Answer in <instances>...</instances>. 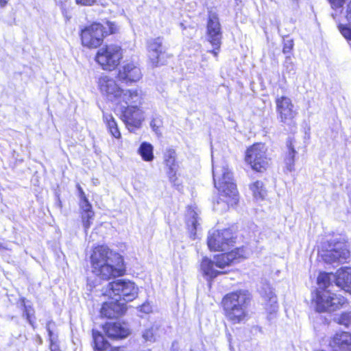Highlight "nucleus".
I'll return each instance as SVG.
<instances>
[{
  "mask_svg": "<svg viewBox=\"0 0 351 351\" xmlns=\"http://www.w3.org/2000/svg\"><path fill=\"white\" fill-rule=\"evenodd\" d=\"M332 283L351 294V267H344L337 273L321 272L317 277L319 288L316 290L313 302L318 312L335 311L346 303V298L332 293Z\"/></svg>",
  "mask_w": 351,
  "mask_h": 351,
  "instance_id": "f257e3e1",
  "label": "nucleus"
},
{
  "mask_svg": "<svg viewBox=\"0 0 351 351\" xmlns=\"http://www.w3.org/2000/svg\"><path fill=\"white\" fill-rule=\"evenodd\" d=\"M138 288L130 281L119 279L109 282L102 290V295L110 301L103 304L101 316L116 318L124 315L127 311L126 303L134 300L138 295Z\"/></svg>",
  "mask_w": 351,
  "mask_h": 351,
  "instance_id": "f03ea898",
  "label": "nucleus"
},
{
  "mask_svg": "<svg viewBox=\"0 0 351 351\" xmlns=\"http://www.w3.org/2000/svg\"><path fill=\"white\" fill-rule=\"evenodd\" d=\"M90 264L93 273L103 280H108L125 273L122 256L104 245H98L93 250Z\"/></svg>",
  "mask_w": 351,
  "mask_h": 351,
  "instance_id": "7ed1b4c3",
  "label": "nucleus"
},
{
  "mask_svg": "<svg viewBox=\"0 0 351 351\" xmlns=\"http://www.w3.org/2000/svg\"><path fill=\"white\" fill-rule=\"evenodd\" d=\"M213 176L215 186L219 193V200L214 204V209L219 212L226 211L230 206L237 203L238 191L232 173L226 161L217 165L213 160Z\"/></svg>",
  "mask_w": 351,
  "mask_h": 351,
  "instance_id": "20e7f679",
  "label": "nucleus"
},
{
  "mask_svg": "<svg viewBox=\"0 0 351 351\" xmlns=\"http://www.w3.org/2000/svg\"><path fill=\"white\" fill-rule=\"evenodd\" d=\"M251 295L246 290H239L226 294L222 300L225 315L233 324L245 322L248 318L247 307Z\"/></svg>",
  "mask_w": 351,
  "mask_h": 351,
  "instance_id": "39448f33",
  "label": "nucleus"
},
{
  "mask_svg": "<svg viewBox=\"0 0 351 351\" xmlns=\"http://www.w3.org/2000/svg\"><path fill=\"white\" fill-rule=\"evenodd\" d=\"M243 250L242 248H235L230 252L215 256L214 257L215 261L204 257L201 263V271L206 280L213 279L222 273L217 268L223 269L237 261L243 257Z\"/></svg>",
  "mask_w": 351,
  "mask_h": 351,
  "instance_id": "423d86ee",
  "label": "nucleus"
},
{
  "mask_svg": "<svg viewBox=\"0 0 351 351\" xmlns=\"http://www.w3.org/2000/svg\"><path fill=\"white\" fill-rule=\"evenodd\" d=\"M117 31V26L112 22L106 21L104 25L93 23L81 30L82 44L88 48H97L101 45L105 36Z\"/></svg>",
  "mask_w": 351,
  "mask_h": 351,
  "instance_id": "0eeeda50",
  "label": "nucleus"
},
{
  "mask_svg": "<svg viewBox=\"0 0 351 351\" xmlns=\"http://www.w3.org/2000/svg\"><path fill=\"white\" fill-rule=\"evenodd\" d=\"M329 249L323 251L320 256L323 261L328 264L343 263L350 258V245L346 236L336 235L328 241Z\"/></svg>",
  "mask_w": 351,
  "mask_h": 351,
  "instance_id": "6e6552de",
  "label": "nucleus"
},
{
  "mask_svg": "<svg viewBox=\"0 0 351 351\" xmlns=\"http://www.w3.org/2000/svg\"><path fill=\"white\" fill-rule=\"evenodd\" d=\"M121 58V47L117 45H110L98 50L95 60L103 69L112 71L119 64Z\"/></svg>",
  "mask_w": 351,
  "mask_h": 351,
  "instance_id": "1a4fd4ad",
  "label": "nucleus"
},
{
  "mask_svg": "<svg viewBox=\"0 0 351 351\" xmlns=\"http://www.w3.org/2000/svg\"><path fill=\"white\" fill-rule=\"evenodd\" d=\"M234 239L233 233L229 228L221 230L212 229L208 232L207 244L210 250L223 252L232 246Z\"/></svg>",
  "mask_w": 351,
  "mask_h": 351,
  "instance_id": "9d476101",
  "label": "nucleus"
},
{
  "mask_svg": "<svg viewBox=\"0 0 351 351\" xmlns=\"http://www.w3.org/2000/svg\"><path fill=\"white\" fill-rule=\"evenodd\" d=\"M267 147L264 144H254L246 152L245 160L252 169L258 172L265 170L269 165V159L267 158Z\"/></svg>",
  "mask_w": 351,
  "mask_h": 351,
  "instance_id": "9b49d317",
  "label": "nucleus"
},
{
  "mask_svg": "<svg viewBox=\"0 0 351 351\" xmlns=\"http://www.w3.org/2000/svg\"><path fill=\"white\" fill-rule=\"evenodd\" d=\"M275 101L280 121L286 125H291L297 114L291 99L288 97L281 96L276 97Z\"/></svg>",
  "mask_w": 351,
  "mask_h": 351,
  "instance_id": "f8f14e48",
  "label": "nucleus"
},
{
  "mask_svg": "<svg viewBox=\"0 0 351 351\" xmlns=\"http://www.w3.org/2000/svg\"><path fill=\"white\" fill-rule=\"evenodd\" d=\"M147 50L149 58L154 66H158L165 63L167 54L162 46V38L158 37L151 38L147 41Z\"/></svg>",
  "mask_w": 351,
  "mask_h": 351,
  "instance_id": "ddd939ff",
  "label": "nucleus"
},
{
  "mask_svg": "<svg viewBox=\"0 0 351 351\" xmlns=\"http://www.w3.org/2000/svg\"><path fill=\"white\" fill-rule=\"evenodd\" d=\"M138 106H123L122 110L121 119L130 131L138 128L144 119L143 112Z\"/></svg>",
  "mask_w": 351,
  "mask_h": 351,
  "instance_id": "4468645a",
  "label": "nucleus"
},
{
  "mask_svg": "<svg viewBox=\"0 0 351 351\" xmlns=\"http://www.w3.org/2000/svg\"><path fill=\"white\" fill-rule=\"evenodd\" d=\"M206 36L210 44L219 45V41H221L222 39L221 26L218 14L212 11H210L208 15Z\"/></svg>",
  "mask_w": 351,
  "mask_h": 351,
  "instance_id": "2eb2a0df",
  "label": "nucleus"
},
{
  "mask_svg": "<svg viewBox=\"0 0 351 351\" xmlns=\"http://www.w3.org/2000/svg\"><path fill=\"white\" fill-rule=\"evenodd\" d=\"M97 85L101 95L108 100L114 102L121 89L116 81L108 75H103L98 78Z\"/></svg>",
  "mask_w": 351,
  "mask_h": 351,
  "instance_id": "dca6fc26",
  "label": "nucleus"
},
{
  "mask_svg": "<svg viewBox=\"0 0 351 351\" xmlns=\"http://www.w3.org/2000/svg\"><path fill=\"white\" fill-rule=\"evenodd\" d=\"M141 100L142 93L141 90L138 88L125 90L121 88L114 102L121 105L125 104V106H132L141 104Z\"/></svg>",
  "mask_w": 351,
  "mask_h": 351,
  "instance_id": "f3484780",
  "label": "nucleus"
},
{
  "mask_svg": "<svg viewBox=\"0 0 351 351\" xmlns=\"http://www.w3.org/2000/svg\"><path fill=\"white\" fill-rule=\"evenodd\" d=\"M142 77L140 68L132 62L123 65L119 71L118 79L125 84L136 82Z\"/></svg>",
  "mask_w": 351,
  "mask_h": 351,
  "instance_id": "a211bd4d",
  "label": "nucleus"
},
{
  "mask_svg": "<svg viewBox=\"0 0 351 351\" xmlns=\"http://www.w3.org/2000/svg\"><path fill=\"white\" fill-rule=\"evenodd\" d=\"M329 346L332 351H351V333L337 332L330 339Z\"/></svg>",
  "mask_w": 351,
  "mask_h": 351,
  "instance_id": "6ab92c4d",
  "label": "nucleus"
},
{
  "mask_svg": "<svg viewBox=\"0 0 351 351\" xmlns=\"http://www.w3.org/2000/svg\"><path fill=\"white\" fill-rule=\"evenodd\" d=\"M260 293L266 302V310L271 315L274 313L276 312L278 308L276 294L267 283L263 285L260 289Z\"/></svg>",
  "mask_w": 351,
  "mask_h": 351,
  "instance_id": "aec40b11",
  "label": "nucleus"
},
{
  "mask_svg": "<svg viewBox=\"0 0 351 351\" xmlns=\"http://www.w3.org/2000/svg\"><path fill=\"white\" fill-rule=\"evenodd\" d=\"M104 329L108 337L112 339L125 338L129 335L128 329L118 322H107Z\"/></svg>",
  "mask_w": 351,
  "mask_h": 351,
  "instance_id": "412c9836",
  "label": "nucleus"
},
{
  "mask_svg": "<svg viewBox=\"0 0 351 351\" xmlns=\"http://www.w3.org/2000/svg\"><path fill=\"white\" fill-rule=\"evenodd\" d=\"M199 220L197 208L189 206L186 213V223L191 237L193 239L195 238L196 232L199 226Z\"/></svg>",
  "mask_w": 351,
  "mask_h": 351,
  "instance_id": "4be33fe9",
  "label": "nucleus"
},
{
  "mask_svg": "<svg viewBox=\"0 0 351 351\" xmlns=\"http://www.w3.org/2000/svg\"><path fill=\"white\" fill-rule=\"evenodd\" d=\"M165 161L167 166L169 167L168 176L169 180L174 185H179L177 182L176 171L178 164L176 161V152L173 149H169L166 151L165 154Z\"/></svg>",
  "mask_w": 351,
  "mask_h": 351,
  "instance_id": "5701e85b",
  "label": "nucleus"
},
{
  "mask_svg": "<svg viewBox=\"0 0 351 351\" xmlns=\"http://www.w3.org/2000/svg\"><path fill=\"white\" fill-rule=\"evenodd\" d=\"M294 143L295 141L292 138H289L287 141V151L285 155L284 162L286 170L289 172H292L295 170V158L297 152Z\"/></svg>",
  "mask_w": 351,
  "mask_h": 351,
  "instance_id": "b1692460",
  "label": "nucleus"
},
{
  "mask_svg": "<svg viewBox=\"0 0 351 351\" xmlns=\"http://www.w3.org/2000/svg\"><path fill=\"white\" fill-rule=\"evenodd\" d=\"M346 19L347 23L345 24L339 23L338 25V29L346 40H351V1L347 5Z\"/></svg>",
  "mask_w": 351,
  "mask_h": 351,
  "instance_id": "393cba45",
  "label": "nucleus"
},
{
  "mask_svg": "<svg viewBox=\"0 0 351 351\" xmlns=\"http://www.w3.org/2000/svg\"><path fill=\"white\" fill-rule=\"evenodd\" d=\"M103 119L111 135L116 138H120L121 132L112 115L104 112Z\"/></svg>",
  "mask_w": 351,
  "mask_h": 351,
  "instance_id": "a878e982",
  "label": "nucleus"
},
{
  "mask_svg": "<svg viewBox=\"0 0 351 351\" xmlns=\"http://www.w3.org/2000/svg\"><path fill=\"white\" fill-rule=\"evenodd\" d=\"M160 325L158 323H154L150 327L146 328L142 333V337L145 341L154 342L156 337L159 335V329Z\"/></svg>",
  "mask_w": 351,
  "mask_h": 351,
  "instance_id": "bb28decb",
  "label": "nucleus"
},
{
  "mask_svg": "<svg viewBox=\"0 0 351 351\" xmlns=\"http://www.w3.org/2000/svg\"><path fill=\"white\" fill-rule=\"evenodd\" d=\"M154 147L147 142H143L141 144L138 153L141 155L142 159L147 162L152 161L154 159Z\"/></svg>",
  "mask_w": 351,
  "mask_h": 351,
  "instance_id": "cd10ccee",
  "label": "nucleus"
},
{
  "mask_svg": "<svg viewBox=\"0 0 351 351\" xmlns=\"http://www.w3.org/2000/svg\"><path fill=\"white\" fill-rule=\"evenodd\" d=\"M93 338L95 351H102L108 347L109 343L101 333L94 329L93 330Z\"/></svg>",
  "mask_w": 351,
  "mask_h": 351,
  "instance_id": "c85d7f7f",
  "label": "nucleus"
},
{
  "mask_svg": "<svg viewBox=\"0 0 351 351\" xmlns=\"http://www.w3.org/2000/svg\"><path fill=\"white\" fill-rule=\"evenodd\" d=\"M250 188L256 200H263L265 198L266 195V190L261 181H256L252 183Z\"/></svg>",
  "mask_w": 351,
  "mask_h": 351,
  "instance_id": "c756f323",
  "label": "nucleus"
},
{
  "mask_svg": "<svg viewBox=\"0 0 351 351\" xmlns=\"http://www.w3.org/2000/svg\"><path fill=\"white\" fill-rule=\"evenodd\" d=\"M21 305L23 307V317H25L28 323L34 328V322L32 317L34 315V310L31 305H27L25 302V299L21 300Z\"/></svg>",
  "mask_w": 351,
  "mask_h": 351,
  "instance_id": "7c9ffc66",
  "label": "nucleus"
},
{
  "mask_svg": "<svg viewBox=\"0 0 351 351\" xmlns=\"http://www.w3.org/2000/svg\"><path fill=\"white\" fill-rule=\"evenodd\" d=\"M51 322L49 321L46 324V330L48 332L49 341H50V350L51 351H58V345H57V336L53 334L51 329Z\"/></svg>",
  "mask_w": 351,
  "mask_h": 351,
  "instance_id": "2f4dec72",
  "label": "nucleus"
},
{
  "mask_svg": "<svg viewBox=\"0 0 351 351\" xmlns=\"http://www.w3.org/2000/svg\"><path fill=\"white\" fill-rule=\"evenodd\" d=\"M94 216V211H89V213H81L82 224L86 233L92 224V221L93 220Z\"/></svg>",
  "mask_w": 351,
  "mask_h": 351,
  "instance_id": "473e14b6",
  "label": "nucleus"
},
{
  "mask_svg": "<svg viewBox=\"0 0 351 351\" xmlns=\"http://www.w3.org/2000/svg\"><path fill=\"white\" fill-rule=\"evenodd\" d=\"M284 74L288 75L289 76L295 74V66L290 56H287L284 64Z\"/></svg>",
  "mask_w": 351,
  "mask_h": 351,
  "instance_id": "72a5a7b5",
  "label": "nucleus"
},
{
  "mask_svg": "<svg viewBox=\"0 0 351 351\" xmlns=\"http://www.w3.org/2000/svg\"><path fill=\"white\" fill-rule=\"evenodd\" d=\"M336 319L339 324L348 327L351 325V312L343 313Z\"/></svg>",
  "mask_w": 351,
  "mask_h": 351,
  "instance_id": "f704fd0d",
  "label": "nucleus"
},
{
  "mask_svg": "<svg viewBox=\"0 0 351 351\" xmlns=\"http://www.w3.org/2000/svg\"><path fill=\"white\" fill-rule=\"evenodd\" d=\"M80 208L82 211L81 213H89V211H93L92 205L87 197L80 199Z\"/></svg>",
  "mask_w": 351,
  "mask_h": 351,
  "instance_id": "c9c22d12",
  "label": "nucleus"
},
{
  "mask_svg": "<svg viewBox=\"0 0 351 351\" xmlns=\"http://www.w3.org/2000/svg\"><path fill=\"white\" fill-rule=\"evenodd\" d=\"M293 47V40H291V39L284 40V46H283L282 51L285 54L290 53Z\"/></svg>",
  "mask_w": 351,
  "mask_h": 351,
  "instance_id": "e433bc0d",
  "label": "nucleus"
},
{
  "mask_svg": "<svg viewBox=\"0 0 351 351\" xmlns=\"http://www.w3.org/2000/svg\"><path fill=\"white\" fill-rule=\"evenodd\" d=\"M333 10L341 9L346 0H328Z\"/></svg>",
  "mask_w": 351,
  "mask_h": 351,
  "instance_id": "4c0bfd02",
  "label": "nucleus"
},
{
  "mask_svg": "<svg viewBox=\"0 0 351 351\" xmlns=\"http://www.w3.org/2000/svg\"><path fill=\"white\" fill-rule=\"evenodd\" d=\"M138 308L140 312L144 313L145 314H148L152 311V306L149 302L143 303L138 307Z\"/></svg>",
  "mask_w": 351,
  "mask_h": 351,
  "instance_id": "58836bf2",
  "label": "nucleus"
},
{
  "mask_svg": "<svg viewBox=\"0 0 351 351\" xmlns=\"http://www.w3.org/2000/svg\"><path fill=\"white\" fill-rule=\"evenodd\" d=\"M210 45L213 47V49L211 50H209L208 52L212 53L214 56V57L217 58L218 54L220 51L221 41H219V45H215V44H210Z\"/></svg>",
  "mask_w": 351,
  "mask_h": 351,
  "instance_id": "ea45409f",
  "label": "nucleus"
},
{
  "mask_svg": "<svg viewBox=\"0 0 351 351\" xmlns=\"http://www.w3.org/2000/svg\"><path fill=\"white\" fill-rule=\"evenodd\" d=\"M161 125V120L159 118H154L150 122V126L152 129L157 132Z\"/></svg>",
  "mask_w": 351,
  "mask_h": 351,
  "instance_id": "a19ab883",
  "label": "nucleus"
},
{
  "mask_svg": "<svg viewBox=\"0 0 351 351\" xmlns=\"http://www.w3.org/2000/svg\"><path fill=\"white\" fill-rule=\"evenodd\" d=\"M97 0H75L77 4L82 5H91L96 2Z\"/></svg>",
  "mask_w": 351,
  "mask_h": 351,
  "instance_id": "79ce46f5",
  "label": "nucleus"
},
{
  "mask_svg": "<svg viewBox=\"0 0 351 351\" xmlns=\"http://www.w3.org/2000/svg\"><path fill=\"white\" fill-rule=\"evenodd\" d=\"M77 188L79 192L80 199L86 197L85 193L79 184H77Z\"/></svg>",
  "mask_w": 351,
  "mask_h": 351,
  "instance_id": "37998d69",
  "label": "nucleus"
},
{
  "mask_svg": "<svg viewBox=\"0 0 351 351\" xmlns=\"http://www.w3.org/2000/svg\"><path fill=\"white\" fill-rule=\"evenodd\" d=\"M8 1V0H0V5H1V7L5 6V5L7 4Z\"/></svg>",
  "mask_w": 351,
  "mask_h": 351,
  "instance_id": "c03bdc74",
  "label": "nucleus"
},
{
  "mask_svg": "<svg viewBox=\"0 0 351 351\" xmlns=\"http://www.w3.org/2000/svg\"><path fill=\"white\" fill-rule=\"evenodd\" d=\"M56 205H57V206H58V208H62V202L59 197H58V199H57Z\"/></svg>",
  "mask_w": 351,
  "mask_h": 351,
  "instance_id": "a18cd8bd",
  "label": "nucleus"
},
{
  "mask_svg": "<svg viewBox=\"0 0 351 351\" xmlns=\"http://www.w3.org/2000/svg\"><path fill=\"white\" fill-rule=\"evenodd\" d=\"M37 338H38V341L39 343L41 344L42 343V339H41V337L38 335L37 337Z\"/></svg>",
  "mask_w": 351,
  "mask_h": 351,
  "instance_id": "49530a36",
  "label": "nucleus"
},
{
  "mask_svg": "<svg viewBox=\"0 0 351 351\" xmlns=\"http://www.w3.org/2000/svg\"><path fill=\"white\" fill-rule=\"evenodd\" d=\"M332 18H333L335 20H336L337 14L332 13Z\"/></svg>",
  "mask_w": 351,
  "mask_h": 351,
  "instance_id": "de8ad7c7",
  "label": "nucleus"
},
{
  "mask_svg": "<svg viewBox=\"0 0 351 351\" xmlns=\"http://www.w3.org/2000/svg\"><path fill=\"white\" fill-rule=\"evenodd\" d=\"M63 14H64L66 20H69V19L71 18V16H69L67 14H64V12H63Z\"/></svg>",
  "mask_w": 351,
  "mask_h": 351,
  "instance_id": "09e8293b",
  "label": "nucleus"
},
{
  "mask_svg": "<svg viewBox=\"0 0 351 351\" xmlns=\"http://www.w3.org/2000/svg\"><path fill=\"white\" fill-rule=\"evenodd\" d=\"M5 247L3 246V245L0 243V249H5Z\"/></svg>",
  "mask_w": 351,
  "mask_h": 351,
  "instance_id": "8fccbe9b",
  "label": "nucleus"
},
{
  "mask_svg": "<svg viewBox=\"0 0 351 351\" xmlns=\"http://www.w3.org/2000/svg\"><path fill=\"white\" fill-rule=\"evenodd\" d=\"M237 4H239V3H241L242 0H234Z\"/></svg>",
  "mask_w": 351,
  "mask_h": 351,
  "instance_id": "3c124183",
  "label": "nucleus"
}]
</instances>
